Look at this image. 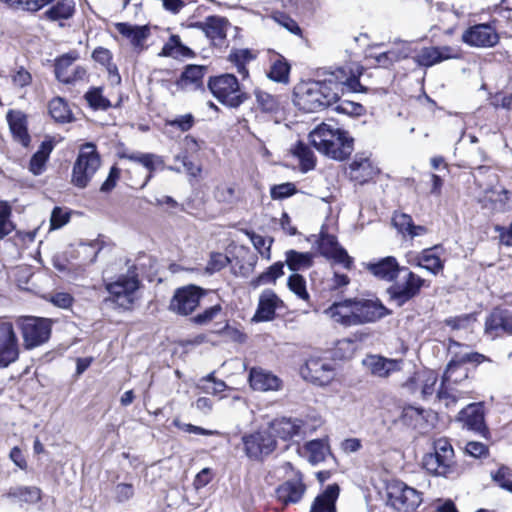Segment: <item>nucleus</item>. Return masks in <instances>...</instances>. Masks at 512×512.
Listing matches in <instances>:
<instances>
[{
	"label": "nucleus",
	"instance_id": "obj_43",
	"mask_svg": "<svg viewBox=\"0 0 512 512\" xmlns=\"http://www.w3.org/2000/svg\"><path fill=\"white\" fill-rule=\"evenodd\" d=\"M53 149L50 142H43L39 150L32 156L29 169L34 175H40L45 167V163Z\"/></svg>",
	"mask_w": 512,
	"mask_h": 512
},
{
	"label": "nucleus",
	"instance_id": "obj_15",
	"mask_svg": "<svg viewBox=\"0 0 512 512\" xmlns=\"http://www.w3.org/2000/svg\"><path fill=\"white\" fill-rule=\"evenodd\" d=\"M300 373L305 380L320 386L328 385L335 377L333 365L315 357L306 361L305 365L301 367Z\"/></svg>",
	"mask_w": 512,
	"mask_h": 512
},
{
	"label": "nucleus",
	"instance_id": "obj_3",
	"mask_svg": "<svg viewBox=\"0 0 512 512\" xmlns=\"http://www.w3.org/2000/svg\"><path fill=\"white\" fill-rule=\"evenodd\" d=\"M424 469L435 476L449 477L456 472L454 449L446 438L434 441L433 452L424 455Z\"/></svg>",
	"mask_w": 512,
	"mask_h": 512
},
{
	"label": "nucleus",
	"instance_id": "obj_22",
	"mask_svg": "<svg viewBox=\"0 0 512 512\" xmlns=\"http://www.w3.org/2000/svg\"><path fill=\"white\" fill-rule=\"evenodd\" d=\"M485 329L487 333L498 336L502 333L512 334V310L494 309L486 318Z\"/></svg>",
	"mask_w": 512,
	"mask_h": 512
},
{
	"label": "nucleus",
	"instance_id": "obj_64",
	"mask_svg": "<svg viewBox=\"0 0 512 512\" xmlns=\"http://www.w3.org/2000/svg\"><path fill=\"white\" fill-rule=\"evenodd\" d=\"M69 221V213L60 207H55L51 213L50 225L53 229H59Z\"/></svg>",
	"mask_w": 512,
	"mask_h": 512
},
{
	"label": "nucleus",
	"instance_id": "obj_23",
	"mask_svg": "<svg viewBox=\"0 0 512 512\" xmlns=\"http://www.w3.org/2000/svg\"><path fill=\"white\" fill-rule=\"evenodd\" d=\"M283 305V301L271 289H265L259 297V303L253 320L256 322L270 321L275 316L277 308Z\"/></svg>",
	"mask_w": 512,
	"mask_h": 512
},
{
	"label": "nucleus",
	"instance_id": "obj_27",
	"mask_svg": "<svg viewBox=\"0 0 512 512\" xmlns=\"http://www.w3.org/2000/svg\"><path fill=\"white\" fill-rule=\"evenodd\" d=\"M305 490L301 479L287 480L276 489V497L284 505L295 504L302 499Z\"/></svg>",
	"mask_w": 512,
	"mask_h": 512
},
{
	"label": "nucleus",
	"instance_id": "obj_49",
	"mask_svg": "<svg viewBox=\"0 0 512 512\" xmlns=\"http://www.w3.org/2000/svg\"><path fill=\"white\" fill-rule=\"evenodd\" d=\"M215 198L219 202L223 203H234L240 199V192L237 186L233 183H221L216 187Z\"/></svg>",
	"mask_w": 512,
	"mask_h": 512
},
{
	"label": "nucleus",
	"instance_id": "obj_47",
	"mask_svg": "<svg viewBox=\"0 0 512 512\" xmlns=\"http://www.w3.org/2000/svg\"><path fill=\"white\" fill-rule=\"evenodd\" d=\"M289 72L290 65L283 57H279L272 63L267 75L275 82L287 83L289 80Z\"/></svg>",
	"mask_w": 512,
	"mask_h": 512
},
{
	"label": "nucleus",
	"instance_id": "obj_58",
	"mask_svg": "<svg viewBox=\"0 0 512 512\" xmlns=\"http://www.w3.org/2000/svg\"><path fill=\"white\" fill-rule=\"evenodd\" d=\"M335 110L339 113L349 116H360L364 113L365 108L360 103L349 100H341L337 104Z\"/></svg>",
	"mask_w": 512,
	"mask_h": 512
},
{
	"label": "nucleus",
	"instance_id": "obj_17",
	"mask_svg": "<svg viewBox=\"0 0 512 512\" xmlns=\"http://www.w3.org/2000/svg\"><path fill=\"white\" fill-rule=\"evenodd\" d=\"M246 455L251 459H259L268 455L276 447V439L266 430L257 431L242 437Z\"/></svg>",
	"mask_w": 512,
	"mask_h": 512
},
{
	"label": "nucleus",
	"instance_id": "obj_30",
	"mask_svg": "<svg viewBox=\"0 0 512 512\" xmlns=\"http://www.w3.org/2000/svg\"><path fill=\"white\" fill-rule=\"evenodd\" d=\"M299 452L309 463L317 465L325 460L330 450L325 440L315 439L305 443Z\"/></svg>",
	"mask_w": 512,
	"mask_h": 512
},
{
	"label": "nucleus",
	"instance_id": "obj_55",
	"mask_svg": "<svg viewBox=\"0 0 512 512\" xmlns=\"http://www.w3.org/2000/svg\"><path fill=\"white\" fill-rule=\"evenodd\" d=\"M250 240L254 246V248L260 253V255L270 260L271 258V245L273 240L271 238H266L262 235L256 234L254 232L248 233Z\"/></svg>",
	"mask_w": 512,
	"mask_h": 512
},
{
	"label": "nucleus",
	"instance_id": "obj_33",
	"mask_svg": "<svg viewBox=\"0 0 512 512\" xmlns=\"http://www.w3.org/2000/svg\"><path fill=\"white\" fill-rule=\"evenodd\" d=\"M74 13V0H58L45 11L44 16L47 20L59 22L62 26V21L72 18Z\"/></svg>",
	"mask_w": 512,
	"mask_h": 512
},
{
	"label": "nucleus",
	"instance_id": "obj_9",
	"mask_svg": "<svg viewBox=\"0 0 512 512\" xmlns=\"http://www.w3.org/2000/svg\"><path fill=\"white\" fill-rule=\"evenodd\" d=\"M462 378H467L466 369L459 364L449 363L436 395L439 400L444 401L446 407L455 405L459 399L466 397L467 391L454 386Z\"/></svg>",
	"mask_w": 512,
	"mask_h": 512
},
{
	"label": "nucleus",
	"instance_id": "obj_19",
	"mask_svg": "<svg viewBox=\"0 0 512 512\" xmlns=\"http://www.w3.org/2000/svg\"><path fill=\"white\" fill-rule=\"evenodd\" d=\"M318 249L326 258L334 259L345 268H351L353 261L346 250L339 246L335 236L321 232L318 240Z\"/></svg>",
	"mask_w": 512,
	"mask_h": 512
},
{
	"label": "nucleus",
	"instance_id": "obj_34",
	"mask_svg": "<svg viewBox=\"0 0 512 512\" xmlns=\"http://www.w3.org/2000/svg\"><path fill=\"white\" fill-rule=\"evenodd\" d=\"M392 222L399 233L410 238L424 235L427 232L424 226L415 225L412 217L405 213H394Z\"/></svg>",
	"mask_w": 512,
	"mask_h": 512
},
{
	"label": "nucleus",
	"instance_id": "obj_59",
	"mask_svg": "<svg viewBox=\"0 0 512 512\" xmlns=\"http://www.w3.org/2000/svg\"><path fill=\"white\" fill-rule=\"evenodd\" d=\"M11 209L7 203L0 202V237L8 235L14 228L9 217Z\"/></svg>",
	"mask_w": 512,
	"mask_h": 512
},
{
	"label": "nucleus",
	"instance_id": "obj_46",
	"mask_svg": "<svg viewBox=\"0 0 512 512\" xmlns=\"http://www.w3.org/2000/svg\"><path fill=\"white\" fill-rule=\"evenodd\" d=\"M226 20L220 17H208L203 23V31L211 39H222L225 37Z\"/></svg>",
	"mask_w": 512,
	"mask_h": 512
},
{
	"label": "nucleus",
	"instance_id": "obj_35",
	"mask_svg": "<svg viewBox=\"0 0 512 512\" xmlns=\"http://www.w3.org/2000/svg\"><path fill=\"white\" fill-rule=\"evenodd\" d=\"M5 496L16 502L34 504L41 500V490L35 486H14Z\"/></svg>",
	"mask_w": 512,
	"mask_h": 512
},
{
	"label": "nucleus",
	"instance_id": "obj_44",
	"mask_svg": "<svg viewBox=\"0 0 512 512\" xmlns=\"http://www.w3.org/2000/svg\"><path fill=\"white\" fill-rule=\"evenodd\" d=\"M434 248L424 249L420 253V259L422 260V268L429 271L433 275H437L444 268V263L440 257L435 253Z\"/></svg>",
	"mask_w": 512,
	"mask_h": 512
},
{
	"label": "nucleus",
	"instance_id": "obj_24",
	"mask_svg": "<svg viewBox=\"0 0 512 512\" xmlns=\"http://www.w3.org/2000/svg\"><path fill=\"white\" fill-rule=\"evenodd\" d=\"M367 270L376 278L384 281H394L402 267L393 256H387L375 262H369Z\"/></svg>",
	"mask_w": 512,
	"mask_h": 512
},
{
	"label": "nucleus",
	"instance_id": "obj_21",
	"mask_svg": "<svg viewBox=\"0 0 512 512\" xmlns=\"http://www.w3.org/2000/svg\"><path fill=\"white\" fill-rule=\"evenodd\" d=\"M362 363L373 376L385 378L394 372L400 371L403 361L388 359L380 355H368L363 359Z\"/></svg>",
	"mask_w": 512,
	"mask_h": 512
},
{
	"label": "nucleus",
	"instance_id": "obj_51",
	"mask_svg": "<svg viewBox=\"0 0 512 512\" xmlns=\"http://www.w3.org/2000/svg\"><path fill=\"white\" fill-rule=\"evenodd\" d=\"M85 100L94 110H107L111 107L109 99L103 96L102 88L93 87L84 95Z\"/></svg>",
	"mask_w": 512,
	"mask_h": 512
},
{
	"label": "nucleus",
	"instance_id": "obj_40",
	"mask_svg": "<svg viewBox=\"0 0 512 512\" xmlns=\"http://www.w3.org/2000/svg\"><path fill=\"white\" fill-rule=\"evenodd\" d=\"M291 152L295 157L298 158L302 172H308L315 168V155L305 143L298 141L291 149Z\"/></svg>",
	"mask_w": 512,
	"mask_h": 512
},
{
	"label": "nucleus",
	"instance_id": "obj_50",
	"mask_svg": "<svg viewBox=\"0 0 512 512\" xmlns=\"http://www.w3.org/2000/svg\"><path fill=\"white\" fill-rule=\"evenodd\" d=\"M79 58L77 51H70L59 57L55 63V75L58 80H67L66 74L70 71L72 64Z\"/></svg>",
	"mask_w": 512,
	"mask_h": 512
},
{
	"label": "nucleus",
	"instance_id": "obj_42",
	"mask_svg": "<svg viewBox=\"0 0 512 512\" xmlns=\"http://www.w3.org/2000/svg\"><path fill=\"white\" fill-rule=\"evenodd\" d=\"M284 263L276 262L268 267L259 276L252 279L250 284L253 288H258L262 285L274 284L278 278L284 274Z\"/></svg>",
	"mask_w": 512,
	"mask_h": 512
},
{
	"label": "nucleus",
	"instance_id": "obj_45",
	"mask_svg": "<svg viewBox=\"0 0 512 512\" xmlns=\"http://www.w3.org/2000/svg\"><path fill=\"white\" fill-rule=\"evenodd\" d=\"M123 157L127 158L130 161L143 165L146 169L150 171V174L148 175L143 186L146 185V183L152 177V172L156 169V165L162 164L161 158L151 153H132L124 155Z\"/></svg>",
	"mask_w": 512,
	"mask_h": 512
},
{
	"label": "nucleus",
	"instance_id": "obj_2",
	"mask_svg": "<svg viewBox=\"0 0 512 512\" xmlns=\"http://www.w3.org/2000/svg\"><path fill=\"white\" fill-rule=\"evenodd\" d=\"M310 143L325 156L343 161L353 152L354 139L339 127L322 123L309 134Z\"/></svg>",
	"mask_w": 512,
	"mask_h": 512
},
{
	"label": "nucleus",
	"instance_id": "obj_18",
	"mask_svg": "<svg viewBox=\"0 0 512 512\" xmlns=\"http://www.w3.org/2000/svg\"><path fill=\"white\" fill-rule=\"evenodd\" d=\"M459 57V51L450 46H429L421 48L415 56L414 62L421 67H432L445 60Z\"/></svg>",
	"mask_w": 512,
	"mask_h": 512
},
{
	"label": "nucleus",
	"instance_id": "obj_20",
	"mask_svg": "<svg viewBox=\"0 0 512 512\" xmlns=\"http://www.w3.org/2000/svg\"><path fill=\"white\" fill-rule=\"evenodd\" d=\"M248 382L255 391L268 392L282 389V380L272 372L259 367H253L249 371Z\"/></svg>",
	"mask_w": 512,
	"mask_h": 512
},
{
	"label": "nucleus",
	"instance_id": "obj_26",
	"mask_svg": "<svg viewBox=\"0 0 512 512\" xmlns=\"http://www.w3.org/2000/svg\"><path fill=\"white\" fill-rule=\"evenodd\" d=\"M353 312V299L334 302L324 310L327 318L344 327L353 326Z\"/></svg>",
	"mask_w": 512,
	"mask_h": 512
},
{
	"label": "nucleus",
	"instance_id": "obj_10",
	"mask_svg": "<svg viewBox=\"0 0 512 512\" xmlns=\"http://www.w3.org/2000/svg\"><path fill=\"white\" fill-rule=\"evenodd\" d=\"M318 424L310 425L306 419L276 418L270 422L266 430L272 437L282 440H291L294 437H305L314 432Z\"/></svg>",
	"mask_w": 512,
	"mask_h": 512
},
{
	"label": "nucleus",
	"instance_id": "obj_56",
	"mask_svg": "<svg viewBox=\"0 0 512 512\" xmlns=\"http://www.w3.org/2000/svg\"><path fill=\"white\" fill-rule=\"evenodd\" d=\"M491 477L499 487L512 494V470L507 466H501Z\"/></svg>",
	"mask_w": 512,
	"mask_h": 512
},
{
	"label": "nucleus",
	"instance_id": "obj_62",
	"mask_svg": "<svg viewBox=\"0 0 512 512\" xmlns=\"http://www.w3.org/2000/svg\"><path fill=\"white\" fill-rule=\"evenodd\" d=\"M134 495V487L129 483H119L114 488L115 500L118 503H123L131 499Z\"/></svg>",
	"mask_w": 512,
	"mask_h": 512
},
{
	"label": "nucleus",
	"instance_id": "obj_36",
	"mask_svg": "<svg viewBox=\"0 0 512 512\" xmlns=\"http://www.w3.org/2000/svg\"><path fill=\"white\" fill-rule=\"evenodd\" d=\"M437 381L438 375L433 370L419 371L413 377V382L420 390L423 398H428L434 394Z\"/></svg>",
	"mask_w": 512,
	"mask_h": 512
},
{
	"label": "nucleus",
	"instance_id": "obj_28",
	"mask_svg": "<svg viewBox=\"0 0 512 512\" xmlns=\"http://www.w3.org/2000/svg\"><path fill=\"white\" fill-rule=\"evenodd\" d=\"M457 420L462 423L463 427L481 432L484 428V413L481 404H469L459 412Z\"/></svg>",
	"mask_w": 512,
	"mask_h": 512
},
{
	"label": "nucleus",
	"instance_id": "obj_16",
	"mask_svg": "<svg viewBox=\"0 0 512 512\" xmlns=\"http://www.w3.org/2000/svg\"><path fill=\"white\" fill-rule=\"evenodd\" d=\"M201 296V289L196 286L179 288L170 301L169 309L179 315H189L199 305Z\"/></svg>",
	"mask_w": 512,
	"mask_h": 512
},
{
	"label": "nucleus",
	"instance_id": "obj_52",
	"mask_svg": "<svg viewBox=\"0 0 512 512\" xmlns=\"http://www.w3.org/2000/svg\"><path fill=\"white\" fill-rule=\"evenodd\" d=\"M287 286L299 299L304 301L309 300L310 295L306 288V280L302 275L298 273L290 275L288 277Z\"/></svg>",
	"mask_w": 512,
	"mask_h": 512
},
{
	"label": "nucleus",
	"instance_id": "obj_54",
	"mask_svg": "<svg viewBox=\"0 0 512 512\" xmlns=\"http://www.w3.org/2000/svg\"><path fill=\"white\" fill-rule=\"evenodd\" d=\"M509 192L503 188H491L485 191V200L492 204V208L503 210L508 201Z\"/></svg>",
	"mask_w": 512,
	"mask_h": 512
},
{
	"label": "nucleus",
	"instance_id": "obj_29",
	"mask_svg": "<svg viewBox=\"0 0 512 512\" xmlns=\"http://www.w3.org/2000/svg\"><path fill=\"white\" fill-rule=\"evenodd\" d=\"M7 121L13 138L27 147L30 143V135L27 131V118L25 114L17 110H9Z\"/></svg>",
	"mask_w": 512,
	"mask_h": 512
},
{
	"label": "nucleus",
	"instance_id": "obj_60",
	"mask_svg": "<svg viewBox=\"0 0 512 512\" xmlns=\"http://www.w3.org/2000/svg\"><path fill=\"white\" fill-rule=\"evenodd\" d=\"M202 382L204 383L201 388L204 392L209 394H218L223 392L226 389V384L222 380H217L213 374H209L205 378L202 379Z\"/></svg>",
	"mask_w": 512,
	"mask_h": 512
},
{
	"label": "nucleus",
	"instance_id": "obj_38",
	"mask_svg": "<svg viewBox=\"0 0 512 512\" xmlns=\"http://www.w3.org/2000/svg\"><path fill=\"white\" fill-rule=\"evenodd\" d=\"M50 116L58 123H69L73 120L68 103L61 97L53 98L48 104Z\"/></svg>",
	"mask_w": 512,
	"mask_h": 512
},
{
	"label": "nucleus",
	"instance_id": "obj_12",
	"mask_svg": "<svg viewBox=\"0 0 512 512\" xmlns=\"http://www.w3.org/2000/svg\"><path fill=\"white\" fill-rule=\"evenodd\" d=\"M19 342L13 324L0 318V367L6 368L19 358Z\"/></svg>",
	"mask_w": 512,
	"mask_h": 512
},
{
	"label": "nucleus",
	"instance_id": "obj_8",
	"mask_svg": "<svg viewBox=\"0 0 512 512\" xmlns=\"http://www.w3.org/2000/svg\"><path fill=\"white\" fill-rule=\"evenodd\" d=\"M26 349H33L47 342L51 335V321L46 318L25 316L17 321Z\"/></svg>",
	"mask_w": 512,
	"mask_h": 512
},
{
	"label": "nucleus",
	"instance_id": "obj_13",
	"mask_svg": "<svg viewBox=\"0 0 512 512\" xmlns=\"http://www.w3.org/2000/svg\"><path fill=\"white\" fill-rule=\"evenodd\" d=\"M353 326L375 322L389 312L377 299H353Z\"/></svg>",
	"mask_w": 512,
	"mask_h": 512
},
{
	"label": "nucleus",
	"instance_id": "obj_5",
	"mask_svg": "<svg viewBox=\"0 0 512 512\" xmlns=\"http://www.w3.org/2000/svg\"><path fill=\"white\" fill-rule=\"evenodd\" d=\"M208 88L219 102L231 108L239 107L247 99V94L233 74L211 77Z\"/></svg>",
	"mask_w": 512,
	"mask_h": 512
},
{
	"label": "nucleus",
	"instance_id": "obj_37",
	"mask_svg": "<svg viewBox=\"0 0 512 512\" xmlns=\"http://www.w3.org/2000/svg\"><path fill=\"white\" fill-rule=\"evenodd\" d=\"M255 58L256 54L249 49H233L229 53L228 61L235 66L242 79H246L249 77V71L246 66Z\"/></svg>",
	"mask_w": 512,
	"mask_h": 512
},
{
	"label": "nucleus",
	"instance_id": "obj_31",
	"mask_svg": "<svg viewBox=\"0 0 512 512\" xmlns=\"http://www.w3.org/2000/svg\"><path fill=\"white\" fill-rule=\"evenodd\" d=\"M117 31L130 40L134 48L142 50L144 42L149 36V28L147 26H133L128 23H117Z\"/></svg>",
	"mask_w": 512,
	"mask_h": 512
},
{
	"label": "nucleus",
	"instance_id": "obj_48",
	"mask_svg": "<svg viewBox=\"0 0 512 512\" xmlns=\"http://www.w3.org/2000/svg\"><path fill=\"white\" fill-rule=\"evenodd\" d=\"M257 104L259 108L266 113H277L281 109V103L277 96L267 92L257 90L255 92Z\"/></svg>",
	"mask_w": 512,
	"mask_h": 512
},
{
	"label": "nucleus",
	"instance_id": "obj_7",
	"mask_svg": "<svg viewBox=\"0 0 512 512\" xmlns=\"http://www.w3.org/2000/svg\"><path fill=\"white\" fill-rule=\"evenodd\" d=\"M400 272H405L406 275L387 289L390 300L398 307L418 296L422 287L428 286L425 279L410 271L407 267H402Z\"/></svg>",
	"mask_w": 512,
	"mask_h": 512
},
{
	"label": "nucleus",
	"instance_id": "obj_1",
	"mask_svg": "<svg viewBox=\"0 0 512 512\" xmlns=\"http://www.w3.org/2000/svg\"><path fill=\"white\" fill-rule=\"evenodd\" d=\"M363 70L358 63H347L325 73L322 80L304 83L297 87L295 104L299 109L313 113L337 103L344 86L352 92H365L366 89L359 81Z\"/></svg>",
	"mask_w": 512,
	"mask_h": 512
},
{
	"label": "nucleus",
	"instance_id": "obj_63",
	"mask_svg": "<svg viewBox=\"0 0 512 512\" xmlns=\"http://www.w3.org/2000/svg\"><path fill=\"white\" fill-rule=\"evenodd\" d=\"M228 263H229V259L227 256H225L221 253H214L210 257V260L207 264L206 270L209 273H214V272L219 271L222 268L226 267Z\"/></svg>",
	"mask_w": 512,
	"mask_h": 512
},
{
	"label": "nucleus",
	"instance_id": "obj_11",
	"mask_svg": "<svg viewBox=\"0 0 512 512\" xmlns=\"http://www.w3.org/2000/svg\"><path fill=\"white\" fill-rule=\"evenodd\" d=\"M388 503L397 511L415 510L422 502L421 493L403 482L396 481L387 487Z\"/></svg>",
	"mask_w": 512,
	"mask_h": 512
},
{
	"label": "nucleus",
	"instance_id": "obj_32",
	"mask_svg": "<svg viewBox=\"0 0 512 512\" xmlns=\"http://www.w3.org/2000/svg\"><path fill=\"white\" fill-rule=\"evenodd\" d=\"M338 496V485H329L322 494L314 499L310 512H336L335 503Z\"/></svg>",
	"mask_w": 512,
	"mask_h": 512
},
{
	"label": "nucleus",
	"instance_id": "obj_25",
	"mask_svg": "<svg viewBox=\"0 0 512 512\" xmlns=\"http://www.w3.org/2000/svg\"><path fill=\"white\" fill-rule=\"evenodd\" d=\"M379 170L375 167L368 157L356 155L349 166V176L351 180L364 184L373 179Z\"/></svg>",
	"mask_w": 512,
	"mask_h": 512
},
{
	"label": "nucleus",
	"instance_id": "obj_14",
	"mask_svg": "<svg viewBox=\"0 0 512 512\" xmlns=\"http://www.w3.org/2000/svg\"><path fill=\"white\" fill-rule=\"evenodd\" d=\"M461 39L463 43L471 47L489 48L499 42V35L492 24L481 23L467 28Z\"/></svg>",
	"mask_w": 512,
	"mask_h": 512
},
{
	"label": "nucleus",
	"instance_id": "obj_6",
	"mask_svg": "<svg viewBox=\"0 0 512 512\" xmlns=\"http://www.w3.org/2000/svg\"><path fill=\"white\" fill-rule=\"evenodd\" d=\"M140 281L135 268L129 269L126 275H121L116 281L107 283L106 290L110 294L108 300L124 309H130L136 299Z\"/></svg>",
	"mask_w": 512,
	"mask_h": 512
},
{
	"label": "nucleus",
	"instance_id": "obj_4",
	"mask_svg": "<svg viewBox=\"0 0 512 512\" xmlns=\"http://www.w3.org/2000/svg\"><path fill=\"white\" fill-rule=\"evenodd\" d=\"M100 165L96 146L93 143L83 144L73 165L71 183L81 189L87 187Z\"/></svg>",
	"mask_w": 512,
	"mask_h": 512
},
{
	"label": "nucleus",
	"instance_id": "obj_41",
	"mask_svg": "<svg viewBox=\"0 0 512 512\" xmlns=\"http://www.w3.org/2000/svg\"><path fill=\"white\" fill-rule=\"evenodd\" d=\"M285 257V262L291 271L308 269L313 264V254L310 252L288 250L285 253Z\"/></svg>",
	"mask_w": 512,
	"mask_h": 512
},
{
	"label": "nucleus",
	"instance_id": "obj_39",
	"mask_svg": "<svg viewBox=\"0 0 512 512\" xmlns=\"http://www.w3.org/2000/svg\"><path fill=\"white\" fill-rule=\"evenodd\" d=\"M205 72L206 68L204 66L188 65L182 72L178 84L184 89H187L189 87H200Z\"/></svg>",
	"mask_w": 512,
	"mask_h": 512
},
{
	"label": "nucleus",
	"instance_id": "obj_61",
	"mask_svg": "<svg viewBox=\"0 0 512 512\" xmlns=\"http://www.w3.org/2000/svg\"><path fill=\"white\" fill-rule=\"evenodd\" d=\"M222 311V306L220 304H216L204 310L202 313L197 314L193 318V322L198 325H205L210 323L213 319H215Z\"/></svg>",
	"mask_w": 512,
	"mask_h": 512
},
{
	"label": "nucleus",
	"instance_id": "obj_53",
	"mask_svg": "<svg viewBox=\"0 0 512 512\" xmlns=\"http://www.w3.org/2000/svg\"><path fill=\"white\" fill-rule=\"evenodd\" d=\"M424 419V410L422 408L407 406L401 413L402 422L412 428H417Z\"/></svg>",
	"mask_w": 512,
	"mask_h": 512
},
{
	"label": "nucleus",
	"instance_id": "obj_57",
	"mask_svg": "<svg viewBox=\"0 0 512 512\" xmlns=\"http://www.w3.org/2000/svg\"><path fill=\"white\" fill-rule=\"evenodd\" d=\"M297 192L294 183L286 182L278 185H273L270 188V196L273 200H283L293 196Z\"/></svg>",
	"mask_w": 512,
	"mask_h": 512
}]
</instances>
